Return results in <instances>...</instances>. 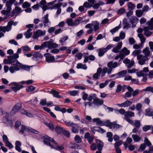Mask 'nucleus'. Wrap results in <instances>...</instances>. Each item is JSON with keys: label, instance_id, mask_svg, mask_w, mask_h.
I'll return each mask as SVG.
<instances>
[{"label": "nucleus", "instance_id": "bf43d9fd", "mask_svg": "<svg viewBox=\"0 0 153 153\" xmlns=\"http://www.w3.org/2000/svg\"><path fill=\"white\" fill-rule=\"evenodd\" d=\"M75 141L77 143H80L82 142V139L79 136L76 135L74 137Z\"/></svg>", "mask_w": 153, "mask_h": 153}, {"label": "nucleus", "instance_id": "423d86ee", "mask_svg": "<svg viewBox=\"0 0 153 153\" xmlns=\"http://www.w3.org/2000/svg\"><path fill=\"white\" fill-rule=\"evenodd\" d=\"M21 127L22 129L19 131V133L22 134H23L25 131L30 132L36 134H38L39 133L38 131L29 127H26L25 126L22 125L21 126Z\"/></svg>", "mask_w": 153, "mask_h": 153}, {"label": "nucleus", "instance_id": "0e129e2a", "mask_svg": "<svg viewBox=\"0 0 153 153\" xmlns=\"http://www.w3.org/2000/svg\"><path fill=\"white\" fill-rule=\"evenodd\" d=\"M134 64V60H132L126 66H127L128 68H130L133 66Z\"/></svg>", "mask_w": 153, "mask_h": 153}, {"label": "nucleus", "instance_id": "338daca9", "mask_svg": "<svg viewBox=\"0 0 153 153\" xmlns=\"http://www.w3.org/2000/svg\"><path fill=\"white\" fill-rule=\"evenodd\" d=\"M125 11L126 10L124 8H121L117 10V13L118 14L121 15L125 13Z\"/></svg>", "mask_w": 153, "mask_h": 153}, {"label": "nucleus", "instance_id": "c756f323", "mask_svg": "<svg viewBox=\"0 0 153 153\" xmlns=\"http://www.w3.org/2000/svg\"><path fill=\"white\" fill-rule=\"evenodd\" d=\"M50 93L52 94L55 97L58 98H61V96L59 95V93L54 90H51Z\"/></svg>", "mask_w": 153, "mask_h": 153}, {"label": "nucleus", "instance_id": "aec40b11", "mask_svg": "<svg viewBox=\"0 0 153 153\" xmlns=\"http://www.w3.org/2000/svg\"><path fill=\"white\" fill-rule=\"evenodd\" d=\"M103 102L104 101L103 100H100L98 98H96L94 99L93 103L95 105L98 107L102 105Z\"/></svg>", "mask_w": 153, "mask_h": 153}, {"label": "nucleus", "instance_id": "69168bd1", "mask_svg": "<svg viewBox=\"0 0 153 153\" xmlns=\"http://www.w3.org/2000/svg\"><path fill=\"white\" fill-rule=\"evenodd\" d=\"M31 5L27 1L24 2L22 4V7L24 8L29 7Z\"/></svg>", "mask_w": 153, "mask_h": 153}, {"label": "nucleus", "instance_id": "6e6552de", "mask_svg": "<svg viewBox=\"0 0 153 153\" xmlns=\"http://www.w3.org/2000/svg\"><path fill=\"white\" fill-rule=\"evenodd\" d=\"M46 33L45 30H37L33 33V38L34 39H38L39 37L45 35Z\"/></svg>", "mask_w": 153, "mask_h": 153}, {"label": "nucleus", "instance_id": "f257e3e1", "mask_svg": "<svg viewBox=\"0 0 153 153\" xmlns=\"http://www.w3.org/2000/svg\"><path fill=\"white\" fill-rule=\"evenodd\" d=\"M16 0H9L6 3V10H3L1 11V13L4 15H6L9 17L14 16H17L22 12L21 8L18 7H16L11 13V15H9L11 10L12 4L15 2Z\"/></svg>", "mask_w": 153, "mask_h": 153}, {"label": "nucleus", "instance_id": "49530a36", "mask_svg": "<svg viewBox=\"0 0 153 153\" xmlns=\"http://www.w3.org/2000/svg\"><path fill=\"white\" fill-rule=\"evenodd\" d=\"M138 36L140 39L141 43H143L145 42L146 38L144 37L143 35L142 34H138Z\"/></svg>", "mask_w": 153, "mask_h": 153}, {"label": "nucleus", "instance_id": "e2e57ef3", "mask_svg": "<svg viewBox=\"0 0 153 153\" xmlns=\"http://www.w3.org/2000/svg\"><path fill=\"white\" fill-rule=\"evenodd\" d=\"M147 24L151 26L150 30H153V18H151L150 21L147 22Z\"/></svg>", "mask_w": 153, "mask_h": 153}, {"label": "nucleus", "instance_id": "052dcab7", "mask_svg": "<svg viewBox=\"0 0 153 153\" xmlns=\"http://www.w3.org/2000/svg\"><path fill=\"white\" fill-rule=\"evenodd\" d=\"M135 127L140 128L141 126V123L140 121L136 120L135 121V123L134 124Z\"/></svg>", "mask_w": 153, "mask_h": 153}, {"label": "nucleus", "instance_id": "bb28decb", "mask_svg": "<svg viewBox=\"0 0 153 153\" xmlns=\"http://www.w3.org/2000/svg\"><path fill=\"white\" fill-rule=\"evenodd\" d=\"M53 143V145L52 148H54L58 150H62L64 149V147L63 145L58 146L55 141Z\"/></svg>", "mask_w": 153, "mask_h": 153}, {"label": "nucleus", "instance_id": "de8ad7c7", "mask_svg": "<svg viewBox=\"0 0 153 153\" xmlns=\"http://www.w3.org/2000/svg\"><path fill=\"white\" fill-rule=\"evenodd\" d=\"M66 23L68 24V25L70 26H74V22L71 19H68L66 21Z\"/></svg>", "mask_w": 153, "mask_h": 153}, {"label": "nucleus", "instance_id": "a878e982", "mask_svg": "<svg viewBox=\"0 0 153 153\" xmlns=\"http://www.w3.org/2000/svg\"><path fill=\"white\" fill-rule=\"evenodd\" d=\"M92 26L93 27V29L95 32L99 28L100 24L97 21L92 22Z\"/></svg>", "mask_w": 153, "mask_h": 153}, {"label": "nucleus", "instance_id": "f03ea898", "mask_svg": "<svg viewBox=\"0 0 153 153\" xmlns=\"http://www.w3.org/2000/svg\"><path fill=\"white\" fill-rule=\"evenodd\" d=\"M58 47V45L56 43H53L51 42L48 41L42 43L41 46L39 45H35L34 49L35 50L39 49L42 50L45 48H48L49 50H51L53 48H56Z\"/></svg>", "mask_w": 153, "mask_h": 153}, {"label": "nucleus", "instance_id": "a19ab883", "mask_svg": "<svg viewBox=\"0 0 153 153\" xmlns=\"http://www.w3.org/2000/svg\"><path fill=\"white\" fill-rule=\"evenodd\" d=\"M107 137L108 138V140L109 142H112L113 141L112 134L111 132H108L107 133Z\"/></svg>", "mask_w": 153, "mask_h": 153}, {"label": "nucleus", "instance_id": "2f4dec72", "mask_svg": "<svg viewBox=\"0 0 153 153\" xmlns=\"http://www.w3.org/2000/svg\"><path fill=\"white\" fill-rule=\"evenodd\" d=\"M68 36H66L61 37L60 39L59 40V42L61 44L62 46H63L65 44V42L68 39Z\"/></svg>", "mask_w": 153, "mask_h": 153}, {"label": "nucleus", "instance_id": "f3484780", "mask_svg": "<svg viewBox=\"0 0 153 153\" xmlns=\"http://www.w3.org/2000/svg\"><path fill=\"white\" fill-rule=\"evenodd\" d=\"M147 25H148V26L145 27H144L143 30L144 31V34L146 36H150L152 33V32L149 31V30H150L151 29V26H150L149 25L147 24V22L146 23Z\"/></svg>", "mask_w": 153, "mask_h": 153}, {"label": "nucleus", "instance_id": "c9c22d12", "mask_svg": "<svg viewBox=\"0 0 153 153\" xmlns=\"http://www.w3.org/2000/svg\"><path fill=\"white\" fill-rule=\"evenodd\" d=\"M143 52L145 54V56H146L147 57L150 55V52L149 50V48L148 47H146L143 50Z\"/></svg>", "mask_w": 153, "mask_h": 153}, {"label": "nucleus", "instance_id": "9d476101", "mask_svg": "<svg viewBox=\"0 0 153 153\" xmlns=\"http://www.w3.org/2000/svg\"><path fill=\"white\" fill-rule=\"evenodd\" d=\"M137 59L138 60V64L140 65L145 64L146 61L148 60V57L144 56L142 55H138L137 57Z\"/></svg>", "mask_w": 153, "mask_h": 153}, {"label": "nucleus", "instance_id": "ea45409f", "mask_svg": "<svg viewBox=\"0 0 153 153\" xmlns=\"http://www.w3.org/2000/svg\"><path fill=\"white\" fill-rule=\"evenodd\" d=\"M114 45L113 44H109L107 46V47L105 48V49L106 50V51H107L108 50H110L112 48H113L112 50V51L115 52V48L114 47Z\"/></svg>", "mask_w": 153, "mask_h": 153}, {"label": "nucleus", "instance_id": "f8f14e48", "mask_svg": "<svg viewBox=\"0 0 153 153\" xmlns=\"http://www.w3.org/2000/svg\"><path fill=\"white\" fill-rule=\"evenodd\" d=\"M55 142L53 138L49 137H45L44 139V143L46 145L50 146L52 148L53 145V143Z\"/></svg>", "mask_w": 153, "mask_h": 153}, {"label": "nucleus", "instance_id": "39448f33", "mask_svg": "<svg viewBox=\"0 0 153 153\" xmlns=\"http://www.w3.org/2000/svg\"><path fill=\"white\" fill-rule=\"evenodd\" d=\"M107 68H104L102 69L101 68H99L97 69V72L93 75V79H98L100 75L101 77L105 76L107 73Z\"/></svg>", "mask_w": 153, "mask_h": 153}, {"label": "nucleus", "instance_id": "412c9836", "mask_svg": "<svg viewBox=\"0 0 153 153\" xmlns=\"http://www.w3.org/2000/svg\"><path fill=\"white\" fill-rule=\"evenodd\" d=\"M114 122H110L109 120L103 122V126H106L110 128H111L113 127H114Z\"/></svg>", "mask_w": 153, "mask_h": 153}, {"label": "nucleus", "instance_id": "9b49d317", "mask_svg": "<svg viewBox=\"0 0 153 153\" xmlns=\"http://www.w3.org/2000/svg\"><path fill=\"white\" fill-rule=\"evenodd\" d=\"M10 85H14V86L11 87V88L15 92H16L24 87L22 85L19 84L15 82L11 83L10 84Z\"/></svg>", "mask_w": 153, "mask_h": 153}, {"label": "nucleus", "instance_id": "a18cd8bd", "mask_svg": "<svg viewBox=\"0 0 153 153\" xmlns=\"http://www.w3.org/2000/svg\"><path fill=\"white\" fill-rule=\"evenodd\" d=\"M93 121L100 126H103V122L101 121L99 118H94L93 119Z\"/></svg>", "mask_w": 153, "mask_h": 153}, {"label": "nucleus", "instance_id": "7ed1b4c3", "mask_svg": "<svg viewBox=\"0 0 153 153\" xmlns=\"http://www.w3.org/2000/svg\"><path fill=\"white\" fill-rule=\"evenodd\" d=\"M17 62L16 65L17 66L14 67V68L11 67L10 68V72L11 73H13L15 71H18L21 68L23 70L27 71H29L30 70V67L27 65L22 64L19 61H16Z\"/></svg>", "mask_w": 153, "mask_h": 153}, {"label": "nucleus", "instance_id": "4c0bfd02", "mask_svg": "<svg viewBox=\"0 0 153 153\" xmlns=\"http://www.w3.org/2000/svg\"><path fill=\"white\" fill-rule=\"evenodd\" d=\"M128 8L130 11L133 10L135 7L134 4L131 2H128L127 4Z\"/></svg>", "mask_w": 153, "mask_h": 153}, {"label": "nucleus", "instance_id": "1a4fd4ad", "mask_svg": "<svg viewBox=\"0 0 153 153\" xmlns=\"http://www.w3.org/2000/svg\"><path fill=\"white\" fill-rule=\"evenodd\" d=\"M45 58V61L48 63L55 62V59L53 56H52L50 53H46L44 54Z\"/></svg>", "mask_w": 153, "mask_h": 153}, {"label": "nucleus", "instance_id": "6ab92c4d", "mask_svg": "<svg viewBox=\"0 0 153 153\" xmlns=\"http://www.w3.org/2000/svg\"><path fill=\"white\" fill-rule=\"evenodd\" d=\"M62 3L59 2L53 6V8H57L56 12V14L57 15L61 13V9L60 7L62 5Z\"/></svg>", "mask_w": 153, "mask_h": 153}, {"label": "nucleus", "instance_id": "dca6fc26", "mask_svg": "<svg viewBox=\"0 0 153 153\" xmlns=\"http://www.w3.org/2000/svg\"><path fill=\"white\" fill-rule=\"evenodd\" d=\"M130 20V22L132 25V28H134L136 27V25L139 20V19L135 16H132Z\"/></svg>", "mask_w": 153, "mask_h": 153}, {"label": "nucleus", "instance_id": "4468645a", "mask_svg": "<svg viewBox=\"0 0 153 153\" xmlns=\"http://www.w3.org/2000/svg\"><path fill=\"white\" fill-rule=\"evenodd\" d=\"M7 59H9L10 61L11 64L13 65V66H11L9 68V71H10V68L11 67H12L13 68H14V67L17 66V65H16V63L17 62H16V61H18L17 60L15 59L13 56H8L7 57Z\"/></svg>", "mask_w": 153, "mask_h": 153}, {"label": "nucleus", "instance_id": "2eb2a0df", "mask_svg": "<svg viewBox=\"0 0 153 153\" xmlns=\"http://www.w3.org/2000/svg\"><path fill=\"white\" fill-rule=\"evenodd\" d=\"M107 66L108 68L107 67L105 68H107V73L109 74L111 73L113 69L115 67V62L113 63V62H110L108 63Z\"/></svg>", "mask_w": 153, "mask_h": 153}, {"label": "nucleus", "instance_id": "ddd939ff", "mask_svg": "<svg viewBox=\"0 0 153 153\" xmlns=\"http://www.w3.org/2000/svg\"><path fill=\"white\" fill-rule=\"evenodd\" d=\"M48 17V14H47L42 18V21L43 22L45 27H48L51 25V22L50 21Z\"/></svg>", "mask_w": 153, "mask_h": 153}, {"label": "nucleus", "instance_id": "3c124183", "mask_svg": "<svg viewBox=\"0 0 153 153\" xmlns=\"http://www.w3.org/2000/svg\"><path fill=\"white\" fill-rule=\"evenodd\" d=\"M103 146V143L101 141H99V143H98L97 148L99 151H101L102 148Z\"/></svg>", "mask_w": 153, "mask_h": 153}, {"label": "nucleus", "instance_id": "7c9ffc66", "mask_svg": "<svg viewBox=\"0 0 153 153\" xmlns=\"http://www.w3.org/2000/svg\"><path fill=\"white\" fill-rule=\"evenodd\" d=\"M32 29L29 28L28 29L27 31L25 33L24 35L25 36V37L27 39H28L30 38L32 35V33L31 32Z\"/></svg>", "mask_w": 153, "mask_h": 153}, {"label": "nucleus", "instance_id": "c85d7f7f", "mask_svg": "<svg viewBox=\"0 0 153 153\" xmlns=\"http://www.w3.org/2000/svg\"><path fill=\"white\" fill-rule=\"evenodd\" d=\"M123 28H127L131 27V25L127 21V19L125 18L123 21Z\"/></svg>", "mask_w": 153, "mask_h": 153}, {"label": "nucleus", "instance_id": "680f3d73", "mask_svg": "<svg viewBox=\"0 0 153 153\" xmlns=\"http://www.w3.org/2000/svg\"><path fill=\"white\" fill-rule=\"evenodd\" d=\"M78 126L77 125V126L74 125H73L72 126V131L74 133H77L79 131L77 128Z\"/></svg>", "mask_w": 153, "mask_h": 153}, {"label": "nucleus", "instance_id": "774afa93", "mask_svg": "<svg viewBox=\"0 0 153 153\" xmlns=\"http://www.w3.org/2000/svg\"><path fill=\"white\" fill-rule=\"evenodd\" d=\"M57 27V26L53 27H51L48 29V32L49 33H52L55 31V29Z\"/></svg>", "mask_w": 153, "mask_h": 153}, {"label": "nucleus", "instance_id": "4be33fe9", "mask_svg": "<svg viewBox=\"0 0 153 153\" xmlns=\"http://www.w3.org/2000/svg\"><path fill=\"white\" fill-rule=\"evenodd\" d=\"M40 6L41 7L44 11L46 10L48 8V7L46 4V2L45 0H42L39 3Z\"/></svg>", "mask_w": 153, "mask_h": 153}, {"label": "nucleus", "instance_id": "cd10ccee", "mask_svg": "<svg viewBox=\"0 0 153 153\" xmlns=\"http://www.w3.org/2000/svg\"><path fill=\"white\" fill-rule=\"evenodd\" d=\"M32 59L35 60V58L38 59V58H42L43 57L42 54L39 52H36L33 53Z\"/></svg>", "mask_w": 153, "mask_h": 153}, {"label": "nucleus", "instance_id": "f704fd0d", "mask_svg": "<svg viewBox=\"0 0 153 153\" xmlns=\"http://www.w3.org/2000/svg\"><path fill=\"white\" fill-rule=\"evenodd\" d=\"M134 113L131 111H126L125 114V118L126 117L128 118L129 117H134Z\"/></svg>", "mask_w": 153, "mask_h": 153}, {"label": "nucleus", "instance_id": "393cba45", "mask_svg": "<svg viewBox=\"0 0 153 153\" xmlns=\"http://www.w3.org/2000/svg\"><path fill=\"white\" fill-rule=\"evenodd\" d=\"M132 103V102L126 100L123 103L117 104V105L120 107H127L130 105Z\"/></svg>", "mask_w": 153, "mask_h": 153}, {"label": "nucleus", "instance_id": "6e6d98bb", "mask_svg": "<svg viewBox=\"0 0 153 153\" xmlns=\"http://www.w3.org/2000/svg\"><path fill=\"white\" fill-rule=\"evenodd\" d=\"M146 147V146L145 143H143L140 145L138 151L139 152H142L143 151Z\"/></svg>", "mask_w": 153, "mask_h": 153}, {"label": "nucleus", "instance_id": "5701e85b", "mask_svg": "<svg viewBox=\"0 0 153 153\" xmlns=\"http://www.w3.org/2000/svg\"><path fill=\"white\" fill-rule=\"evenodd\" d=\"M98 52V55L99 57L103 56L105 53L107 52L105 48H102L98 49L97 51Z\"/></svg>", "mask_w": 153, "mask_h": 153}, {"label": "nucleus", "instance_id": "8fccbe9b", "mask_svg": "<svg viewBox=\"0 0 153 153\" xmlns=\"http://www.w3.org/2000/svg\"><path fill=\"white\" fill-rule=\"evenodd\" d=\"M83 6L86 8H90L92 7V4L88 1L84 2L83 4Z\"/></svg>", "mask_w": 153, "mask_h": 153}, {"label": "nucleus", "instance_id": "37998d69", "mask_svg": "<svg viewBox=\"0 0 153 153\" xmlns=\"http://www.w3.org/2000/svg\"><path fill=\"white\" fill-rule=\"evenodd\" d=\"M143 13L142 10H137L136 11V15L138 17H141Z\"/></svg>", "mask_w": 153, "mask_h": 153}, {"label": "nucleus", "instance_id": "e433bc0d", "mask_svg": "<svg viewBox=\"0 0 153 153\" xmlns=\"http://www.w3.org/2000/svg\"><path fill=\"white\" fill-rule=\"evenodd\" d=\"M122 45V42H119L118 43L117 46L115 47V53H118L119 52V50L121 48Z\"/></svg>", "mask_w": 153, "mask_h": 153}, {"label": "nucleus", "instance_id": "864d4df0", "mask_svg": "<svg viewBox=\"0 0 153 153\" xmlns=\"http://www.w3.org/2000/svg\"><path fill=\"white\" fill-rule=\"evenodd\" d=\"M35 89V88L32 85L29 86L28 88H26L27 91L30 92L33 91Z\"/></svg>", "mask_w": 153, "mask_h": 153}, {"label": "nucleus", "instance_id": "0eeeda50", "mask_svg": "<svg viewBox=\"0 0 153 153\" xmlns=\"http://www.w3.org/2000/svg\"><path fill=\"white\" fill-rule=\"evenodd\" d=\"M21 105L20 103H16L12 108L10 113L11 116H13L21 108Z\"/></svg>", "mask_w": 153, "mask_h": 153}, {"label": "nucleus", "instance_id": "603ef678", "mask_svg": "<svg viewBox=\"0 0 153 153\" xmlns=\"http://www.w3.org/2000/svg\"><path fill=\"white\" fill-rule=\"evenodd\" d=\"M127 73V71L123 70L119 72L118 74H116V75H118L120 77L124 76Z\"/></svg>", "mask_w": 153, "mask_h": 153}, {"label": "nucleus", "instance_id": "c03bdc74", "mask_svg": "<svg viewBox=\"0 0 153 153\" xmlns=\"http://www.w3.org/2000/svg\"><path fill=\"white\" fill-rule=\"evenodd\" d=\"M77 68H82V69L86 70L87 69V67L85 65H83L82 63H78L77 64L76 66Z\"/></svg>", "mask_w": 153, "mask_h": 153}, {"label": "nucleus", "instance_id": "a211bd4d", "mask_svg": "<svg viewBox=\"0 0 153 153\" xmlns=\"http://www.w3.org/2000/svg\"><path fill=\"white\" fill-rule=\"evenodd\" d=\"M0 115H4L5 117L6 120L9 121L8 120V118L9 116V114L5 111L3 110L2 108H0ZM9 123L10 124V125H12V122L11 120L9 121Z\"/></svg>", "mask_w": 153, "mask_h": 153}, {"label": "nucleus", "instance_id": "5fc2aeb1", "mask_svg": "<svg viewBox=\"0 0 153 153\" xmlns=\"http://www.w3.org/2000/svg\"><path fill=\"white\" fill-rule=\"evenodd\" d=\"M55 131L58 134H60L63 131L62 128L60 126H57L55 128Z\"/></svg>", "mask_w": 153, "mask_h": 153}, {"label": "nucleus", "instance_id": "79ce46f5", "mask_svg": "<svg viewBox=\"0 0 153 153\" xmlns=\"http://www.w3.org/2000/svg\"><path fill=\"white\" fill-rule=\"evenodd\" d=\"M121 52L124 53L126 56L128 55L130 53V51L126 47H124L120 51Z\"/></svg>", "mask_w": 153, "mask_h": 153}, {"label": "nucleus", "instance_id": "20e7f679", "mask_svg": "<svg viewBox=\"0 0 153 153\" xmlns=\"http://www.w3.org/2000/svg\"><path fill=\"white\" fill-rule=\"evenodd\" d=\"M18 22H14L13 21L11 20L9 21L7 23V25L6 26H0V31H2L4 33L6 31L8 32L10 31L12 29V26L13 25L14 26L16 25Z\"/></svg>", "mask_w": 153, "mask_h": 153}, {"label": "nucleus", "instance_id": "13d9d810", "mask_svg": "<svg viewBox=\"0 0 153 153\" xmlns=\"http://www.w3.org/2000/svg\"><path fill=\"white\" fill-rule=\"evenodd\" d=\"M144 142L145 143H144L146 144V145L148 146H150L152 145L151 143L149 140L146 137H145V138Z\"/></svg>", "mask_w": 153, "mask_h": 153}, {"label": "nucleus", "instance_id": "58836bf2", "mask_svg": "<svg viewBox=\"0 0 153 153\" xmlns=\"http://www.w3.org/2000/svg\"><path fill=\"white\" fill-rule=\"evenodd\" d=\"M132 137L135 142H138L140 140L141 138L136 134H133Z\"/></svg>", "mask_w": 153, "mask_h": 153}, {"label": "nucleus", "instance_id": "473e14b6", "mask_svg": "<svg viewBox=\"0 0 153 153\" xmlns=\"http://www.w3.org/2000/svg\"><path fill=\"white\" fill-rule=\"evenodd\" d=\"M20 113L22 114L26 115L27 116L30 117H33V115L31 113L27 112L25 110L23 109L21 110Z\"/></svg>", "mask_w": 153, "mask_h": 153}, {"label": "nucleus", "instance_id": "72a5a7b5", "mask_svg": "<svg viewBox=\"0 0 153 153\" xmlns=\"http://www.w3.org/2000/svg\"><path fill=\"white\" fill-rule=\"evenodd\" d=\"M82 17H79L76 19L74 22V26H76L78 25L82 20Z\"/></svg>", "mask_w": 153, "mask_h": 153}, {"label": "nucleus", "instance_id": "4d7b16f0", "mask_svg": "<svg viewBox=\"0 0 153 153\" xmlns=\"http://www.w3.org/2000/svg\"><path fill=\"white\" fill-rule=\"evenodd\" d=\"M144 91H150L153 93V87L152 86H148L145 89L143 90Z\"/></svg>", "mask_w": 153, "mask_h": 153}, {"label": "nucleus", "instance_id": "b1692460", "mask_svg": "<svg viewBox=\"0 0 153 153\" xmlns=\"http://www.w3.org/2000/svg\"><path fill=\"white\" fill-rule=\"evenodd\" d=\"M22 146L21 142L19 141H16L15 143V149L16 150L19 152L22 151L21 146Z\"/></svg>", "mask_w": 153, "mask_h": 153}, {"label": "nucleus", "instance_id": "09e8293b", "mask_svg": "<svg viewBox=\"0 0 153 153\" xmlns=\"http://www.w3.org/2000/svg\"><path fill=\"white\" fill-rule=\"evenodd\" d=\"M65 124L68 126H72L73 125H74L76 126H77V124H74L73 123L71 122V121L69 122H66L64 121Z\"/></svg>", "mask_w": 153, "mask_h": 153}]
</instances>
